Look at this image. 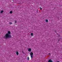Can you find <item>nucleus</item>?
I'll return each mask as SVG.
<instances>
[{"mask_svg": "<svg viewBox=\"0 0 62 62\" xmlns=\"http://www.w3.org/2000/svg\"><path fill=\"white\" fill-rule=\"evenodd\" d=\"M11 35L8 34V33H7L4 36V38L5 39H8V38H11Z\"/></svg>", "mask_w": 62, "mask_h": 62, "instance_id": "1", "label": "nucleus"}, {"mask_svg": "<svg viewBox=\"0 0 62 62\" xmlns=\"http://www.w3.org/2000/svg\"><path fill=\"white\" fill-rule=\"evenodd\" d=\"M30 54V55H31V59H32V58H33V53L32 52H31Z\"/></svg>", "mask_w": 62, "mask_h": 62, "instance_id": "2", "label": "nucleus"}, {"mask_svg": "<svg viewBox=\"0 0 62 62\" xmlns=\"http://www.w3.org/2000/svg\"><path fill=\"white\" fill-rule=\"evenodd\" d=\"M8 34L9 35H10V34H11V32H10V31H8Z\"/></svg>", "mask_w": 62, "mask_h": 62, "instance_id": "3", "label": "nucleus"}, {"mask_svg": "<svg viewBox=\"0 0 62 62\" xmlns=\"http://www.w3.org/2000/svg\"><path fill=\"white\" fill-rule=\"evenodd\" d=\"M28 51H29V52H31V49L30 48H29Z\"/></svg>", "mask_w": 62, "mask_h": 62, "instance_id": "4", "label": "nucleus"}, {"mask_svg": "<svg viewBox=\"0 0 62 62\" xmlns=\"http://www.w3.org/2000/svg\"><path fill=\"white\" fill-rule=\"evenodd\" d=\"M48 62H53V61L51 60H49Z\"/></svg>", "mask_w": 62, "mask_h": 62, "instance_id": "5", "label": "nucleus"}, {"mask_svg": "<svg viewBox=\"0 0 62 62\" xmlns=\"http://www.w3.org/2000/svg\"><path fill=\"white\" fill-rule=\"evenodd\" d=\"M16 54L17 55H19V52H18V51L16 52Z\"/></svg>", "mask_w": 62, "mask_h": 62, "instance_id": "6", "label": "nucleus"}, {"mask_svg": "<svg viewBox=\"0 0 62 62\" xmlns=\"http://www.w3.org/2000/svg\"><path fill=\"white\" fill-rule=\"evenodd\" d=\"M3 12H4V11H3V10L1 11V13H3Z\"/></svg>", "mask_w": 62, "mask_h": 62, "instance_id": "7", "label": "nucleus"}, {"mask_svg": "<svg viewBox=\"0 0 62 62\" xmlns=\"http://www.w3.org/2000/svg\"><path fill=\"white\" fill-rule=\"evenodd\" d=\"M27 60H29V57H28L27 58Z\"/></svg>", "mask_w": 62, "mask_h": 62, "instance_id": "8", "label": "nucleus"}, {"mask_svg": "<svg viewBox=\"0 0 62 62\" xmlns=\"http://www.w3.org/2000/svg\"><path fill=\"white\" fill-rule=\"evenodd\" d=\"M46 22H48V20L46 19Z\"/></svg>", "mask_w": 62, "mask_h": 62, "instance_id": "9", "label": "nucleus"}, {"mask_svg": "<svg viewBox=\"0 0 62 62\" xmlns=\"http://www.w3.org/2000/svg\"><path fill=\"white\" fill-rule=\"evenodd\" d=\"M10 13L11 14L12 13V11H10Z\"/></svg>", "mask_w": 62, "mask_h": 62, "instance_id": "10", "label": "nucleus"}, {"mask_svg": "<svg viewBox=\"0 0 62 62\" xmlns=\"http://www.w3.org/2000/svg\"><path fill=\"white\" fill-rule=\"evenodd\" d=\"M10 24H12V22H10Z\"/></svg>", "mask_w": 62, "mask_h": 62, "instance_id": "11", "label": "nucleus"}, {"mask_svg": "<svg viewBox=\"0 0 62 62\" xmlns=\"http://www.w3.org/2000/svg\"><path fill=\"white\" fill-rule=\"evenodd\" d=\"M31 36H33V34L32 33H31Z\"/></svg>", "mask_w": 62, "mask_h": 62, "instance_id": "12", "label": "nucleus"}, {"mask_svg": "<svg viewBox=\"0 0 62 62\" xmlns=\"http://www.w3.org/2000/svg\"><path fill=\"white\" fill-rule=\"evenodd\" d=\"M15 23H17V21H15Z\"/></svg>", "mask_w": 62, "mask_h": 62, "instance_id": "13", "label": "nucleus"}, {"mask_svg": "<svg viewBox=\"0 0 62 62\" xmlns=\"http://www.w3.org/2000/svg\"><path fill=\"white\" fill-rule=\"evenodd\" d=\"M40 9L41 10V9H42V8H40Z\"/></svg>", "mask_w": 62, "mask_h": 62, "instance_id": "14", "label": "nucleus"}, {"mask_svg": "<svg viewBox=\"0 0 62 62\" xmlns=\"http://www.w3.org/2000/svg\"><path fill=\"white\" fill-rule=\"evenodd\" d=\"M49 54H50V53H49Z\"/></svg>", "mask_w": 62, "mask_h": 62, "instance_id": "15", "label": "nucleus"}, {"mask_svg": "<svg viewBox=\"0 0 62 62\" xmlns=\"http://www.w3.org/2000/svg\"><path fill=\"white\" fill-rule=\"evenodd\" d=\"M22 53H23V51H22Z\"/></svg>", "mask_w": 62, "mask_h": 62, "instance_id": "16", "label": "nucleus"}]
</instances>
